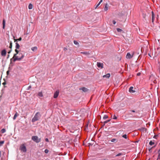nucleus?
<instances>
[{
    "mask_svg": "<svg viewBox=\"0 0 160 160\" xmlns=\"http://www.w3.org/2000/svg\"><path fill=\"white\" fill-rule=\"evenodd\" d=\"M133 87H131L129 89V92L131 93H134L135 91L133 90Z\"/></svg>",
    "mask_w": 160,
    "mask_h": 160,
    "instance_id": "obj_11",
    "label": "nucleus"
},
{
    "mask_svg": "<svg viewBox=\"0 0 160 160\" xmlns=\"http://www.w3.org/2000/svg\"><path fill=\"white\" fill-rule=\"evenodd\" d=\"M5 84V82H4V83H3V84Z\"/></svg>",
    "mask_w": 160,
    "mask_h": 160,
    "instance_id": "obj_51",
    "label": "nucleus"
},
{
    "mask_svg": "<svg viewBox=\"0 0 160 160\" xmlns=\"http://www.w3.org/2000/svg\"><path fill=\"white\" fill-rule=\"evenodd\" d=\"M6 21L5 19H3L2 21V28L4 29L5 26Z\"/></svg>",
    "mask_w": 160,
    "mask_h": 160,
    "instance_id": "obj_13",
    "label": "nucleus"
},
{
    "mask_svg": "<svg viewBox=\"0 0 160 160\" xmlns=\"http://www.w3.org/2000/svg\"><path fill=\"white\" fill-rule=\"evenodd\" d=\"M18 54V56L16 55V57L13 58L12 60L14 62H15L16 61H20L24 57V55L21 53H20Z\"/></svg>",
    "mask_w": 160,
    "mask_h": 160,
    "instance_id": "obj_1",
    "label": "nucleus"
},
{
    "mask_svg": "<svg viewBox=\"0 0 160 160\" xmlns=\"http://www.w3.org/2000/svg\"><path fill=\"white\" fill-rule=\"evenodd\" d=\"M41 116L39 112H37L35 114L34 117L32 118V122H34L35 121H38L40 118Z\"/></svg>",
    "mask_w": 160,
    "mask_h": 160,
    "instance_id": "obj_2",
    "label": "nucleus"
},
{
    "mask_svg": "<svg viewBox=\"0 0 160 160\" xmlns=\"http://www.w3.org/2000/svg\"><path fill=\"white\" fill-rule=\"evenodd\" d=\"M64 50H65H65H66V49H66V48H64Z\"/></svg>",
    "mask_w": 160,
    "mask_h": 160,
    "instance_id": "obj_53",
    "label": "nucleus"
},
{
    "mask_svg": "<svg viewBox=\"0 0 160 160\" xmlns=\"http://www.w3.org/2000/svg\"><path fill=\"white\" fill-rule=\"evenodd\" d=\"M37 49V48L36 47H33L31 48V50L33 51H36Z\"/></svg>",
    "mask_w": 160,
    "mask_h": 160,
    "instance_id": "obj_18",
    "label": "nucleus"
},
{
    "mask_svg": "<svg viewBox=\"0 0 160 160\" xmlns=\"http://www.w3.org/2000/svg\"><path fill=\"white\" fill-rule=\"evenodd\" d=\"M129 114L130 115H132L131 112H129Z\"/></svg>",
    "mask_w": 160,
    "mask_h": 160,
    "instance_id": "obj_49",
    "label": "nucleus"
},
{
    "mask_svg": "<svg viewBox=\"0 0 160 160\" xmlns=\"http://www.w3.org/2000/svg\"><path fill=\"white\" fill-rule=\"evenodd\" d=\"M15 52H16V53L14 54L13 55V57L11 59L10 61L11 62L12 60L13 59V58H14L15 57H16V56L17 55V54L19 53V51H18L17 49H16L15 50Z\"/></svg>",
    "mask_w": 160,
    "mask_h": 160,
    "instance_id": "obj_6",
    "label": "nucleus"
},
{
    "mask_svg": "<svg viewBox=\"0 0 160 160\" xmlns=\"http://www.w3.org/2000/svg\"><path fill=\"white\" fill-rule=\"evenodd\" d=\"M6 49H4L1 51V55L2 56L5 57L6 54Z\"/></svg>",
    "mask_w": 160,
    "mask_h": 160,
    "instance_id": "obj_7",
    "label": "nucleus"
},
{
    "mask_svg": "<svg viewBox=\"0 0 160 160\" xmlns=\"http://www.w3.org/2000/svg\"><path fill=\"white\" fill-rule=\"evenodd\" d=\"M108 118V116L107 115H104L103 118L104 119H105L107 118Z\"/></svg>",
    "mask_w": 160,
    "mask_h": 160,
    "instance_id": "obj_29",
    "label": "nucleus"
},
{
    "mask_svg": "<svg viewBox=\"0 0 160 160\" xmlns=\"http://www.w3.org/2000/svg\"><path fill=\"white\" fill-rule=\"evenodd\" d=\"M117 31L118 32H120L122 31V30L119 28H117Z\"/></svg>",
    "mask_w": 160,
    "mask_h": 160,
    "instance_id": "obj_28",
    "label": "nucleus"
},
{
    "mask_svg": "<svg viewBox=\"0 0 160 160\" xmlns=\"http://www.w3.org/2000/svg\"><path fill=\"white\" fill-rule=\"evenodd\" d=\"M18 116V114H17V113L16 112L14 115V116L13 117V120H15L16 118Z\"/></svg>",
    "mask_w": 160,
    "mask_h": 160,
    "instance_id": "obj_20",
    "label": "nucleus"
},
{
    "mask_svg": "<svg viewBox=\"0 0 160 160\" xmlns=\"http://www.w3.org/2000/svg\"><path fill=\"white\" fill-rule=\"evenodd\" d=\"M152 22H153L154 21V18H155V15L154 14L153 12H152Z\"/></svg>",
    "mask_w": 160,
    "mask_h": 160,
    "instance_id": "obj_12",
    "label": "nucleus"
},
{
    "mask_svg": "<svg viewBox=\"0 0 160 160\" xmlns=\"http://www.w3.org/2000/svg\"><path fill=\"white\" fill-rule=\"evenodd\" d=\"M97 65L98 68H103V64L102 63H101L99 62H97Z\"/></svg>",
    "mask_w": 160,
    "mask_h": 160,
    "instance_id": "obj_5",
    "label": "nucleus"
},
{
    "mask_svg": "<svg viewBox=\"0 0 160 160\" xmlns=\"http://www.w3.org/2000/svg\"><path fill=\"white\" fill-rule=\"evenodd\" d=\"M112 23L113 24L115 25L116 23V22L115 20H113L112 21Z\"/></svg>",
    "mask_w": 160,
    "mask_h": 160,
    "instance_id": "obj_35",
    "label": "nucleus"
},
{
    "mask_svg": "<svg viewBox=\"0 0 160 160\" xmlns=\"http://www.w3.org/2000/svg\"><path fill=\"white\" fill-rule=\"evenodd\" d=\"M31 88V86H29L28 87V88L27 89V90H29V89H30Z\"/></svg>",
    "mask_w": 160,
    "mask_h": 160,
    "instance_id": "obj_38",
    "label": "nucleus"
},
{
    "mask_svg": "<svg viewBox=\"0 0 160 160\" xmlns=\"http://www.w3.org/2000/svg\"><path fill=\"white\" fill-rule=\"evenodd\" d=\"M32 140L37 143H38L41 141V139L39 138L38 137L36 136H33L32 138Z\"/></svg>",
    "mask_w": 160,
    "mask_h": 160,
    "instance_id": "obj_3",
    "label": "nucleus"
},
{
    "mask_svg": "<svg viewBox=\"0 0 160 160\" xmlns=\"http://www.w3.org/2000/svg\"><path fill=\"white\" fill-rule=\"evenodd\" d=\"M1 156V151H0V157Z\"/></svg>",
    "mask_w": 160,
    "mask_h": 160,
    "instance_id": "obj_48",
    "label": "nucleus"
},
{
    "mask_svg": "<svg viewBox=\"0 0 160 160\" xmlns=\"http://www.w3.org/2000/svg\"><path fill=\"white\" fill-rule=\"evenodd\" d=\"M20 149L24 152H25L27 151L26 148L24 144H22L20 146Z\"/></svg>",
    "mask_w": 160,
    "mask_h": 160,
    "instance_id": "obj_4",
    "label": "nucleus"
},
{
    "mask_svg": "<svg viewBox=\"0 0 160 160\" xmlns=\"http://www.w3.org/2000/svg\"><path fill=\"white\" fill-rule=\"evenodd\" d=\"M154 144V142H152V141H151L149 142V144L150 145H151V146H152V145H153V144Z\"/></svg>",
    "mask_w": 160,
    "mask_h": 160,
    "instance_id": "obj_23",
    "label": "nucleus"
},
{
    "mask_svg": "<svg viewBox=\"0 0 160 160\" xmlns=\"http://www.w3.org/2000/svg\"><path fill=\"white\" fill-rule=\"evenodd\" d=\"M108 4H106L105 8H104V10L105 11H107L108 9Z\"/></svg>",
    "mask_w": 160,
    "mask_h": 160,
    "instance_id": "obj_16",
    "label": "nucleus"
},
{
    "mask_svg": "<svg viewBox=\"0 0 160 160\" xmlns=\"http://www.w3.org/2000/svg\"><path fill=\"white\" fill-rule=\"evenodd\" d=\"M12 50H11V49H10V50H9L8 51V53L9 54H10V53L11 52H12Z\"/></svg>",
    "mask_w": 160,
    "mask_h": 160,
    "instance_id": "obj_40",
    "label": "nucleus"
},
{
    "mask_svg": "<svg viewBox=\"0 0 160 160\" xmlns=\"http://www.w3.org/2000/svg\"><path fill=\"white\" fill-rule=\"evenodd\" d=\"M130 112H136V111H135L134 110H131L130 111Z\"/></svg>",
    "mask_w": 160,
    "mask_h": 160,
    "instance_id": "obj_41",
    "label": "nucleus"
},
{
    "mask_svg": "<svg viewBox=\"0 0 160 160\" xmlns=\"http://www.w3.org/2000/svg\"><path fill=\"white\" fill-rule=\"evenodd\" d=\"M123 155V153H120L116 155V157H118Z\"/></svg>",
    "mask_w": 160,
    "mask_h": 160,
    "instance_id": "obj_26",
    "label": "nucleus"
},
{
    "mask_svg": "<svg viewBox=\"0 0 160 160\" xmlns=\"http://www.w3.org/2000/svg\"><path fill=\"white\" fill-rule=\"evenodd\" d=\"M102 2V0H101L100 2H99V3H101Z\"/></svg>",
    "mask_w": 160,
    "mask_h": 160,
    "instance_id": "obj_45",
    "label": "nucleus"
},
{
    "mask_svg": "<svg viewBox=\"0 0 160 160\" xmlns=\"http://www.w3.org/2000/svg\"><path fill=\"white\" fill-rule=\"evenodd\" d=\"M113 118L114 119H116L117 118V117L115 115H114L113 116Z\"/></svg>",
    "mask_w": 160,
    "mask_h": 160,
    "instance_id": "obj_36",
    "label": "nucleus"
},
{
    "mask_svg": "<svg viewBox=\"0 0 160 160\" xmlns=\"http://www.w3.org/2000/svg\"><path fill=\"white\" fill-rule=\"evenodd\" d=\"M4 141H0V147L1 146L2 144H3L4 143Z\"/></svg>",
    "mask_w": 160,
    "mask_h": 160,
    "instance_id": "obj_24",
    "label": "nucleus"
},
{
    "mask_svg": "<svg viewBox=\"0 0 160 160\" xmlns=\"http://www.w3.org/2000/svg\"><path fill=\"white\" fill-rule=\"evenodd\" d=\"M64 50H65H65H66V49H66V48H64Z\"/></svg>",
    "mask_w": 160,
    "mask_h": 160,
    "instance_id": "obj_52",
    "label": "nucleus"
},
{
    "mask_svg": "<svg viewBox=\"0 0 160 160\" xmlns=\"http://www.w3.org/2000/svg\"><path fill=\"white\" fill-rule=\"evenodd\" d=\"M111 120V119H109V120H107L106 121H104V122H103V125L102 126H104L106 123L108 122H110Z\"/></svg>",
    "mask_w": 160,
    "mask_h": 160,
    "instance_id": "obj_19",
    "label": "nucleus"
},
{
    "mask_svg": "<svg viewBox=\"0 0 160 160\" xmlns=\"http://www.w3.org/2000/svg\"><path fill=\"white\" fill-rule=\"evenodd\" d=\"M82 53H85V52H82Z\"/></svg>",
    "mask_w": 160,
    "mask_h": 160,
    "instance_id": "obj_54",
    "label": "nucleus"
},
{
    "mask_svg": "<svg viewBox=\"0 0 160 160\" xmlns=\"http://www.w3.org/2000/svg\"><path fill=\"white\" fill-rule=\"evenodd\" d=\"M100 4V3H98V4L96 6V7L95 8L96 9V8H97L99 5Z\"/></svg>",
    "mask_w": 160,
    "mask_h": 160,
    "instance_id": "obj_39",
    "label": "nucleus"
},
{
    "mask_svg": "<svg viewBox=\"0 0 160 160\" xmlns=\"http://www.w3.org/2000/svg\"><path fill=\"white\" fill-rule=\"evenodd\" d=\"M9 71H8L7 72V75H8V74H9Z\"/></svg>",
    "mask_w": 160,
    "mask_h": 160,
    "instance_id": "obj_44",
    "label": "nucleus"
},
{
    "mask_svg": "<svg viewBox=\"0 0 160 160\" xmlns=\"http://www.w3.org/2000/svg\"><path fill=\"white\" fill-rule=\"evenodd\" d=\"M74 43L76 45H78L79 44V43L76 41H74Z\"/></svg>",
    "mask_w": 160,
    "mask_h": 160,
    "instance_id": "obj_31",
    "label": "nucleus"
},
{
    "mask_svg": "<svg viewBox=\"0 0 160 160\" xmlns=\"http://www.w3.org/2000/svg\"><path fill=\"white\" fill-rule=\"evenodd\" d=\"M12 42H11L10 43V46H9V48L10 49L12 50Z\"/></svg>",
    "mask_w": 160,
    "mask_h": 160,
    "instance_id": "obj_22",
    "label": "nucleus"
},
{
    "mask_svg": "<svg viewBox=\"0 0 160 160\" xmlns=\"http://www.w3.org/2000/svg\"><path fill=\"white\" fill-rule=\"evenodd\" d=\"M159 152H160V149L159 150Z\"/></svg>",
    "mask_w": 160,
    "mask_h": 160,
    "instance_id": "obj_50",
    "label": "nucleus"
},
{
    "mask_svg": "<svg viewBox=\"0 0 160 160\" xmlns=\"http://www.w3.org/2000/svg\"><path fill=\"white\" fill-rule=\"evenodd\" d=\"M158 136V135H155L154 136L153 138H156V137Z\"/></svg>",
    "mask_w": 160,
    "mask_h": 160,
    "instance_id": "obj_43",
    "label": "nucleus"
},
{
    "mask_svg": "<svg viewBox=\"0 0 160 160\" xmlns=\"http://www.w3.org/2000/svg\"><path fill=\"white\" fill-rule=\"evenodd\" d=\"M45 152L46 153H48V152H49V151L47 149H46L45 150Z\"/></svg>",
    "mask_w": 160,
    "mask_h": 160,
    "instance_id": "obj_34",
    "label": "nucleus"
},
{
    "mask_svg": "<svg viewBox=\"0 0 160 160\" xmlns=\"http://www.w3.org/2000/svg\"><path fill=\"white\" fill-rule=\"evenodd\" d=\"M38 95L39 96L41 97H42L43 95H42V92H39L38 93Z\"/></svg>",
    "mask_w": 160,
    "mask_h": 160,
    "instance_id": "obj_25",
    "label": "nucleus"
},
{
    "mask_svg": "<svg viewBox=\"0 0 160 160\" xmlns=\"http://www.w3.org/2000/svg\"><path fill=\"white\" fill-rule=\"evenodd\" d=\"M110 74L109 73H108L107 74L103 76V78H109L110 77Z\"/></svg>",
    "mask_w": 160,
    "mask_h": 160,
    "instance_id": "obj_14",
    "label": "nucleus"
},
{
    "mask_svg": "<svg viewBox=\"0 0 160 160\" xmlns=\"http://www.w3.org/2000/svg\"><path fill=\"white\" fill-rule=\"evenodd\" d=\"M132 57L129 52H128L126 55V58H127L131 59Z\"/></svg>",
    "mask_w": 160,
    "mask_h": 160,
    "instance_id": "obj_10",
    "label": "nucleus"
},
{
    "mask_svg": "<svg viewBox=\"0 0 160 160\" xmlns=\"http://www.w3.org/2000/svg\"><path fill=\"white\" fill-rule=\"evenodd\" d=\"M103 160H107L106 159H104Z\"/></svg>",
    "mask_w": 160,
    "mask_h": 160,
    "instance_id": "obj_55",
    "label": "nucleus"
},
{
    "mask_svg": "<svg viewBox=\"0 0 160 160\" xmlns=\"http://www.w3.org/2000/svg\"><path fill=\"white\" fill-rule=\"evenodd\" d=\"M59 93V91L58 90L56 91L54 93V96H53V97L54 98H57L58 96Z\"/></svg>",
    "mask_w": 160,
    "mask_h": 160,
    "instance_id": "obj_8",
    "label": "nucleus"
},
{
    "mask_svg": "<svg viewBox=\"0 0 160 160\" xmlns=\"http://www.w3.org/2000/svg\"><path fill=\"white\" fill-rule=\"evenodd\" d=\"M79 90H82L83 92H87L88 90V88H86L84 87H83L82 88H80Z\"/></svg>",
    "mask_w": 160,
    "mask_h": 160,
    "instance_id": "obj_9",
    "label": "nucleus"
},
{
    "mask_svg": "<svg viewBox=\"0 0 160 160\" xmlns=\"http://www.w3.org/2000/svg\"><path fill=\"white\" fill-rule=\"evenodd\" d=\"M1 132H2V133H4V132H6V130L4 128H3V129H2L1 130Z\"/></svg>",
    "mask_w": 160,
    "mask_h": 160,
    "instance_id": "obj_33",
    "label": "nucleus"
},
{
    "mask_svg": "<svg viewBox=\"0 0 160 160\" xmlns=\"http://www.w3.org/2000/svg\"><path fill=\"white\" fill-rule=\"evenodd\" d=\"M20 46L18 43L17 42L16 43L15 48L17 49H18L19 48Z\"/></svg>",
    "mask_w": 160,
    "mask_h": 160,
    "instance_id": "obj_15",
    "label": "nucleus"
},
{
    "mask_svg": "<svg viewBox=\"0 0 160 160\" xmlns=\"http://www.w3.org/2000/svg\"><path fill=\"white\" fill-rule=\"evenodd\" d=\"M33 8V5L31 3H30L28 5V8L29 9H32Z\"/></svg>",
    "mask_w": 160,
    "mask_h": 160,
    "instance_id": "obj_17",
    "label": "nucleus"
},
{
    "mask_svg": "<svg viewBox=\"0 0 160 160\" xmlns=\"http://www.w3.org/2000/svg\"><path fill=\"white\" fill-rule=\"evenodd\" d=\"M141 74V73L140 72H139L137 73V75L138 76H139Z\"/></svg>",
    "mask_w": 160,
    "mask_h": 160,
    "instance_id": "obj_37",
    "label": "nucleus"
},
{
    "mask_svg": "<svg viewBox=\"0 0 160 160\" xmlns=\"http://www.w3.org/2000/svg\"><path fill=\"white\" fill-rule=\"evenodd\" d=\"M122 137L125 139L127 138V135L126 134H125L122 135Z\"/></svg>",
    "mask_w": 160,
    "mask_h": 160,
    "instance_id": "obj_30",
    "label": "nucleus"
},
{
    "mask_svg": "<svg viewBox=\"0 0 160 160\" xmlns=\"http://www.w3.org/2000/svg\"><path fill=\"white\" fill-rule=\"evenodd\" d=\"M117 141V139L115 138H113L111 140V142H115Z\"/></svg>",
    "mask_w": 160,
    "mask_h": 160,
    "instance_id": "obj_27",
    "label": "nucleus"
},
{
    "mask_svg": "<svg viewBox=\"0 0 160 160\" xmlns=\"http://www.w3.org/2000/svg\"><path fill=\"white\" fill-rule=\"evenodd\" d=\"M14 42H16L17 41H20L22 40V38L21 37L19 38L18 39H14Z\"/></svg>",
    "mask_w": 160,
    "mask_h": 160,
    "instance_id": "obj_21",
    "label": "nucleus"
},
{
    "mask_svg": "<svg viewBox=\"0 0 160 160\" xmlns=\"http://www.w3.org/2000/svg\"><path fill=\"white\" fill-rule=\"evenodd\" d=\"M155 146H153V147H152V148H150L149 149H148V150H149V151L150 152H152V148H153V147H155Z\"/></svg>",
    "mask_w": 160,
    "mask_h": 160,
    "instance_id": "obj_32",
    "label": "nucleus"
},
{
    "mask_svg": "<svg viewBox=\"0 0 160 160\" xmlns=\"http://www.w3.org/2000/svg\"><path fill=\"white\" fill-rule=\"evenodd\" d=\"M45 141L46 142H49V140H48V138H45Z\"/></svg>",
    "mask_w": 160,
    "mask_h": 160,
    "instance_id": "obj_42",
    "label": "nucleus"
},
{
    "mask_svg": "<svg viewBox=\"0 0 160 160\" xmlns=\"http://www.w3.org/2000/svg\"><path fill=\"white\" fill-rule=\"evenodd\" d=\"M158 155L160 156V152L158 151Z\"/></svg>",
    "mask_w": 160,
    "mask_h": 160,
    "instance_id": "obj_47",
    "label": "nucleus"
},
{
    "mask_svg": "<svg viewBox=\"0 0 160 160\" xmlns=\"http://www.w3.org/2000/svg\"><path fill=\"white\" fill-rule=\"evenodd\" d=\"M9 54H8V55L7 58H9Z\"/></svg>",
    "mask_w": 160,
    "mask_h": 160,
    "instance_id": "obj_46",
    "label": "nucleus"
}]
</instances>
